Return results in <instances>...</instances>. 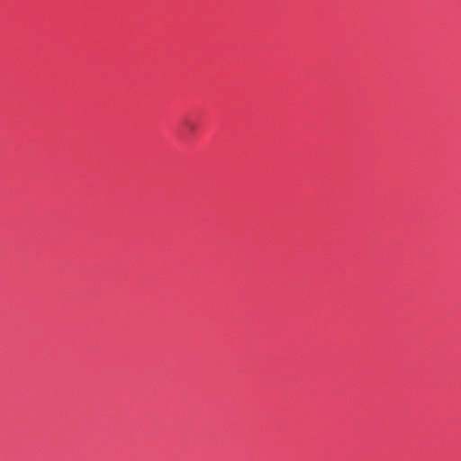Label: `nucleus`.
<instances>
[{"label":"nucleus","instance_id":"obj_1","mask_svg":"<svg viewBox=\"0 0 461 461\" xmlns=\"http://www.w3.org/2000/svg\"><path fill=\"white\" fill-rule=\"evenodd\" d=\"M183 125L185 127H186V129L188 130L189 132L193 133L196 130V125L194 122L190 121V120H185L183 122Z\"/></svg>","mask_w":461,"mask_h":461}]
</instances>
